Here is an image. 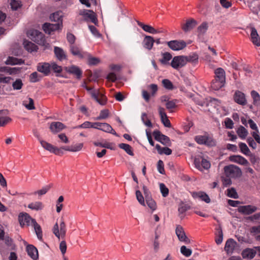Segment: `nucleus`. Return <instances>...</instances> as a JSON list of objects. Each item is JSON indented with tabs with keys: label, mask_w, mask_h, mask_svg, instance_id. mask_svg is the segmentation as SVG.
Returning <instances> with one entry per match:
<instances>
[{
	"label": "nucleus",
	"mask_w": 260,
	"mask_h": 260,
	"mask_svg": "<svg viewBox=\"0 0 260 260\" xmlns=\"http://www.w3.org/2000/svg\"><path fill=\"white\" fill-rule=\"evenodd\" d=\"M27 35L31 40L44 46L45 49L49 47V44L46 42L44 35L39 31L35 29L30 30L28 31Z\"/></svg>",
	"instance_id": "nucleus-1"
},
{
	"label": "nucleus",
	"mask_w": 260,
	"mask_h": 260,
	"mask_svg": "<svg viewBox=\"0 0 260 260\" xmlns=\"http://www.w3.org/2000/svg\"><path fill=\"white\" fill-rule=\"evenodd\" d=\"M223 170L225 176L228 178H236L242 175V171L239 167L234 165L226 166Z\"/></svg>",
	"instance_id": "nucleus-2"
},
{
	"label": "nucleus",
	"mask_w": 260,
	"mask_h": 260,
	"mask_svg": "<svg viewBox=\"0 0 260 260\" xmlns=\"http://www.w3.org/2000/svg\"><path fill=\"white\" fill-rule=\"evenodd\" d=\"M53 233L58 239H64L67 232L66 225L63 219L60 220L59 224L56 223L53 229Z\"/></svg>",
	"instance_id": "nucleus-3"
},
{
	"label": "nucleus",
	"mask_w": 260,
	"mask_h": 260,
	"mask_svg": "<svg viewBox=\"0 0 260 260\" xmlns=\"http://www.w3.org/2000/svg\"><path fill=\"white\" fill-rule=\"evenodd\" d=\"M79 15L82 16L84 20L85 21H91L95 25H97L98 23L95 13L90 10H80L79 11Z\"/></svg>",
	"instance_id": "nucleus-4"
},
{
	"label": "nucleus",
	"mask_w": 260,
	"mask_h": 260,
	"mask_svg": "<svg viewBox=\"0 0 260 260\" xmlns=\"http://www.w3.org/2000/svg\"><path fill=\"white\" fill-rule=\"evenodd\" d=\"M195 141L200 145H206L209 146H213L216 145L215 141L208 135H198L194 137Z\"/></svg>",
	"instance_id": "nucleus-5"
},
{
	"label": "nucleus",
	"mask_w": 260,
	"mask_h": 260,
	"mask_svg": "<svg viewBox=\"0 0 260 260\" xmlns=\"http://www.w3.org/2000/svg\"><path fill=\"white\" fill-rule=\"evenodd\" d=\"M186 60L185 56H176L173 58L171 66L174 69L178 70L186 64Z\"/></svg>",
	"instance_id": "nucleus-6"
},
{
	"label": "nucleus",
	"mask_w": 260,
	"mask_h": 260,
	"mask_svg": "<svg viewBox=\"0 0 260 260\" xmlns=\"http://www.w3.org/2000/svg\"><path fill=\"white\" fill-rule=\"evenodd\" d=\"M41 146L46 150L49 151L51 153H53L56 155H60L63 154L62 151V147L57 148V147L54 146L50 143H49L45 141H41Z\"/></svg>",
	"instance_id": "nucleus-7"
},
{
	"label": "nucleus",
	"mask_w": 260,
	"mask_h": 260,
	"mask_svg": "<svg viewBox=\"0 0 260 260\" xmlns=\"http://www.w3.org/2000/svg\"><path fill=\"white\" fill-rule=\"evenodd\" d=\"M19 221L21 226H29L34 224L35 219L32 218L30 215L26 213H21L19 215Z\"/></svg>",
	"instance_id": "nucleus-8"
},
{
	"label": "nucleus",
	"mask_w": 260,
	"mask_h": 260,
	"mask_svg": "<svg viewBox=\"0 0 260 260\" xmlns=\"http://www.w3.org/2000/svg\"><path fill=\"white\" fill-rule=\"evenodd\" d=\"M95 125V129L102 131L106 133H110L115 136H117L116 132L113 129L112 126L107 123L96 122Z\"/></svg>",
	"instance_id": "nucleus-9"
},
{
	"label": "nucleus",
	"mask_w": 260,
	"mask_h": 260,
	"mask_svg": "<svg viewBox=\"0 0 260 260\" xmlns=\"http://www.w3.org/2000/svg\"><path fill=\"white\" fill-rule=\"evenodd\" d=\"M168 46L174 51L183 49L186 46V44L183 40H173L167 42Z\"/></svg>",
	"instance_id": "nucleus-10"
},
{
	"label": "nucleus",
	"mask_w": 260,
	"mask_h": 260,
	"mask_svg": "<svg viewBox=\"0 0 260 260\" xmlns=\"http://www.w3.org/2000/svg\"><path fill=\"white\" fill-rule=\"evenodd\" d=\"M70 51L72 54L80 58H84L88 56V53L83 51L78 46L73 44L70 45Z\"/></svg>",
	"instance_id": "nucleus-11"
},
{
	"label": "nucleus",
	"mask_w": 260,
	"mask_h": 260,
	"mask_svg": "<svg viewBox=\"0 0 260 260\" xmlns=\"http://www.w3.org/2000/svg\"><path fill=\"white\" fill-rule=\"evenodd\" d=\"M176 234L179 240L185 244L190 243L189 239L187 237L183 228L180 225H177L176 229Z\"/></svg>",
	"instance_id": "nucleus-12"
},
{
	"label": "nucleus",
	"mask_w": 260,
	"mask_h": 260,
	"mask_svg": "<svg viewBox=\"0 0 260 260\" xmlns=\"http://www.w3.org/2000/svg\"><path fill=\"white\" fill-rule=\"evenodd\" d=\"M66 127V126L62 123L58 121L52 122L49 125L50 131L54 134L60 132Z\"/></svg>",
	"instance_id": "nucleus-13"
},
{
	"label": "nucleus",
	"mask_w": 260,
	"mask_h": 260,
	"mask_svg": "<svg viewBox=\"0 0 260 260\" xmlns=\"http://www.w3.org/2000/svg\"><path fill=\"white\" fill-rule=\"evenodd\" d=\"M153 135L157 141L160 142L164 145H168L170 142L169 138L164 135H162L158 131H155L153 132Z\"/></svg>",
	"instance_id": "nucleus-14"
},
{
	"label": "nucleus",
	"mask_w": 260,
	"mask_h": 260,
	"mask_svg": "<svg viewBox=\"0 0 260 260\" xmlns=\"http://www.w3.org/2000/svg\"><path fill=\"white\" fill-rule=\"evenodd\" d=\"M237 243L233 239H229L225 242L224 250L227 254H231L236 247Z\"/></svg>",
	"instance_id": "nucleus-15"
},
{
	"label": "nucleus",
	"mask_w": 260,
	"mask_h": 260,
	"mask_svg": "<svg viewBox=\"0 0 260 260\" xmlns=\"http://www.w3.org/2000/svg\"><path fill=\"white\" fill-rule=\"evenodd\" d=\"M158 111L160 117L161 121L165 126L170 127L171 126V124L165 112V109L161 107H158Z\"/></svg>",
	"instance_id": "nucleus-16"
},
{
	"label": "nucleus",
	"mask_w": 260,
	"mask_h": 260,
	"mask_svg": "<svg viewBox=\"0 0 260 260\" xmlns=\"http://www.w3.org/2000/svg\"><path fill=\"white\" fill-rule=\"evenodd\" d=\"M257 207L252 205L241 206L238 208L239 212L245 215H249L257 210Z\"/></svg>",
	"instance_id": "nucleus-17"
},
{
	"label": "nucleus",
	"mask_w": 260,
	"mask_h": 260,
	"mask_svg": "<svg viewBox=\"0 0 260 260\" xmlns=\"http://www.w3.org/2000/svg\"><path fill=\"white\" fill-rule=\"evenodd\" d=\"M137 24L145 31L147 32H149L152 34H160L163 32V31L162 30L156 29L152 26L149 25L145 24L139 21H137Z\"/></svg>",
	"instance_id": "nucleus-18"
},
{
	"label": "nucleus",
	"mask_w": 260,
	"mask_h": 260,
	"mask_svg": "<svg viewBox=\"0 0 260 260\" xmlns=\"http://www.w3.org/2000/svg\"><path fill=\"white\" fill-rule=\"evenodd\" d=\"M61 24L59 23L51 24L46 23L43 25L44 31L48 34H51L53 31L58 30L60 28Z\"/></svg>",
	"instance_id": "nucleus-19"
},
{
	"label": "nucleus",
	"mask_w": 260,
	"mask_h": 260,
	"mask_svg": "<svg viewBox=\"0 0 260 260\" xmlns=\"http://www.w3.org/2000/svg\"><path fill=\"white\" fill-rule=\"evenodd\" d=\"M192 197L194 199H200L206 203L210 202V199L209 196L204 191H192L190 192Z\"/></svg>",
	"instance_id": "nucleus-20"
},
{
	"label": "nucleus",
	"mask_w": 260,
	"mask_h": 260,
	"mask_svg": "<svg viewBox=\"0 0 260 260\" xmlns=\"http://www.w3.org/2000/svg\"><path fill=\"white\" fill-rule=\"evenodd\" d=\"M155 40L152 36L146 35L144 38L142 45L144 48L150 50L152 49Z\"/></svg>",
	"instance_id": "nucleus-21"
},
{
	"label": "nucleus",
	"mask_w": 260,
	"mask_h": 260,
	"mask_svg": "<svg viewBox=\"0 0 260 260\" xmlns=\"http://www.w3.org/2000/svg\"><path fill=\"white\" fill-rule=\"evenodd\" d=\"M64 69L67 72L75 75L78 79H80L82 76V71L76 66L72 65L69 67H67Z\"/></svg>",
	"instance_id": "nucleus-22"
},
{
	"label": "nucleus",
	"mask_w": 260,
	"mask_h": 260,
	"mask_svg": "<svg viewBox=\"0 0 260 260\" xmlns=\"http://www.w3.org/2000/svg\"><path fill=\"white\" fill-rule=\"evenodd\" d=\"M51 70L50 64L47 62H41L37 66V70L43 73L45 75H48Z\"/></svg>",
	"instance_id": "nucleus-23"
},
{
	"label": "nucleus",
	"mask_w": 260,
	"mask_h": 260,
	"mask_svg": "<svg viewBox=\"0 0 260 260\" xmlns=\"http://www.w3.org/2000/svg\"><path fill=\"white\" fill-rule=\"evenodd\" d=\"M197 24V21L193 19H188L185 24L182 25V29L185 32H188L193 29Z\"/></svg>",
	"instance_id": "nucleus-24"
},
{
	"label": "nucleus",
	"mask_w": 260,
	"mask_h": 260,
	"mask_svg": "<svg viewBox=\"0 0 260 260\" xmlns=\"http://www.w3.org/2000/svg\"><path fill=\"white\" fill-rule=\"evenodd\" d=\"M235 101L241 105H245L246 104L245 95L244 93L240 91H236L234 94Z\"/></svg>",
	"instance_id": "nucleus-25"
},
{
	"label": "nucleus",
	"mask_w": 260,
	"mask_h": 260,
	"mask_svg": "<svg viewBox=\"0 0 260 260\" xmlns=\"http://www.w3.org/2000/svg\"><path fill=\"white\" fill-rule=\"evenodd\" d=\"M92 98L100 105H104L106 104V98L100 93L98 90H93L91 92Z\"/></svg>",
	"instance_id": "nucleus-26"
},
{
	"label": "nucleus",
	"mask_w": 260,
	"mask_h": 260,
	"mask_svg": "<svg viewBox=\"0 0 260 260\" xmlns=\"http://www.w3.org/2000/svg\"><path fill=\"white\" fill-rule=\"evenodd\" d=\"M230 160L240 165L247 166L249 164L248 160L241 155H232L230 157Z\"/></svg>",
	"instance_id": "nucleus-27"
},
{
	"label": "nucleus",
	"mask_w": 260,
	"mask_h": 260,
	"mask_svg": "<svg viewBox=\"0 0 260 260\" xmlns=\"http://www.w3.org/2000/svg\"><path fill=\"white\" fill-rule=\"evenodd\" d=\"M241 254L244 258L252 259L256 254V250L254 247L253 248H247L242 251Z\"/></svg>",
	"instance_id": "nucleus-28"
},
{
	"label": "nucleus",
	"mask_w": 260,
	"mask_h": 260,
	"mask_svg": "<svg viewBox=\"0 0 260 260\" xmlns=\"http://www.w3.org/2000/svg\"><path fill=\"white\" fill-rule=\"evenodd\" d=\"M250 38L251 41L254 45L260 46V38L257 34L256 29L254 27L251 28Z\"/></svg>",
	"instance_id": "nucleus-29"
},
{
	"label": "nucleus",
	"mask_w": 260,
	"mask_h": 260,
	"mask_svg": "<svg viewBox=\"0 0 260 260\" xmlns=\"http://www.w3.org/2000/svg\"><path fill=\"white\" fill-rule=\"evenodd\" d=\"M83 147V144L82 143H77L75 145H71L70 146H63L62 147V150H64L68 151L71 152H78L82 150Z\"/></svg>",
	"instance_id": "nucleus-30"
},
{
	"label": "nucleus",
	"mask_w": 260,
	"mask_h": 260,
	"mask_svg": "<svg viewBox=\"0 0 260 260\" xmlns=\"http://www.w3.org/2000/svg\"><path fill=\"white\" fill-rule=\"evenodd\" d=\"M26 250L28 255L33 259L35 260L38 258V252L37 249L32 245H29L26 247Z\"/></svg>",
	"instance_id": "nucleus-31"
},
{
	"label": "nucleus",
	"mask_w": 260,
	"mask_h": 260,
	"mask_svg": "<svg viewBox=\"0 0 260 260\" xmlns=\"http://www.w3.org/2000/svg\"><path fill=\"white\" fill-rule=\"evenodd\" d=\"M28 208L32 210L41 211L44 208L43 203L40 201L31 202L28 205Z\"/></svg>",
	"instance_id": "nucleus-32"
},
{
	"label": "nucleus",
	"mask_w": 260,
	"mask_h": 260,
	"mask_svg": "<svg viewBox=\"0 0 260 260\" xmlns=\"http://www.w3.org/2000/svg\"><path fill=\"white\" fill-rule=\"evenodd\" d=\"M215 79L225 82V73L222 68H218L214 71Z\"/></svg>",
	"instance_id": "nucleus-33"
},
{
	"label": "nucleus",
	"mask_w": 260,
	"mask_h": 260,
	"mask_svg": "<svg viewBox=\"0 0 260 260\" xmlns=\"http://www.w3.org/2000/svg\"><path fill=\"white\" fill-rule=\"evenodd\" d=\"M54 51L55 56L59 60L62 61V60L66 59V54L63 49L61 48L55 47Z\"/></svg>",
	"instance_id": "nucleus-34"
},
{
	"label": "nucleus",
	"mask_w": 260,
	"mask_h": 260,
	"mask_svg": "<svg viewBox=\"0 0 260 260\" xmlns=\"http://www.w3.org/2000/svg\"><path fill=\"white\" fill-rule=\"evenodd\" d=\"M251 98L253 100V104L254 106H260V95L255 90H252L250 92Z\"/></svg>",
	"instance_id": "nucleus-35"
},
{
	"label": "nucleus",
	"mask_w": 260,
	"mask_h": 260,
	"mask_svg": "<svg viewBox=\"0 0 260 260\" xmlns=\"http://www.w3.org/2000/svg\"><path fill=\"white\" fill-rule=\"evenodd\" d=\"M161 58L159 59V61L163 65H167L169 64V61L172 58L171 53L169 52H165L161 54Z\"/></svg>",
	"instance_id": "nucleus-36"
},
{
	"label": "nucleus",
	"mask_w": 260,
	"mask_h": 260,
	"mask_svg": "<svg viewBox=\"0 0 260 260\" xmlns=\"http://www.w3.org/2000/svg\"><path fill=\"white\" fill-rule=\"evenodd\" d=\"M225 82L214 79L211 82V87L214 90H218L223 87Z\"/></svg>",
	"instance_id": "nucleus-37"
},
{
	"label": "nucleus",
	"mask_w": 260,
	"mask_h": 260,
	"mask_svg": "<svg viewBox=\"0 0 260 260\" xmlns=\"http://www.w3.org/2000/svg\"><path fill=\"white\" fill-rule=\"evenodd\" d=\"M23 45L25 49L29 52L36 51L38 49L37 45L31 42L25 41Z\"/></svg>",
	"instance_id": "nucleus-38"
},
{
	"label": "nucleus",
	"mask_w": 260,
	"mask_h": 260,
	"mask_svg": "<svg viewBox=\"0 0 260 260\" xmlns=\"http://www.w3.org/2000/svg\"><path fill=\"white\" fill-rule=\"evenodd\" d=\"M189 209V207L184 203H181L179 205L178 207V212H179V216L181 218H184L185 216V213L187 210Z\"/></svg>",
	"instance_id": "nucleus-39"
},
{
	"label": "nucleus",
	"mask_w": 260,
	"mask_h": 260,
	"mask_svg": "<svg viewBox=\"0 0 260 260\" xmlns=\"http://www.w3.org/2000/svg\"><path fill=\"white\" fill-rule=\"evenodd\" d=\"M236 132L239 138L242 139H245L248 134V131L243 126H239Z\"/></svg>",
	"instance_id": "nucleus-40"
},
{
	"label": "nucleus",
	"mask_w": 260,
	"mask_h": 260,
	"mask_svg": "<svg viewBox=\"0 0 260 260\" xmlns=\"http://www.w3.org/2000/svg\"><path fill=\"white\" fill-rule=\"evenodd\" d=\"M23 105L29 110H34L35 109L34 100L30 98H28L27 99L24 100L23 101Z\"/></svg>",
	"instance_id": "nucleus-41"
},
{
	"label": "nucleus",
	"mask_w": 260,
	"mask_h": 260,
	"mask_svg": "<svg viewBox=\"0 0 260 260\" xmlns=\"http://www.w3.org/2000/svg\"><path fill=\"white\" fill-rule=\"evenodd\" d=\"M62 13L59 11L56 12L50 16V19L51 21L57 22V23L60 24L62 22Z\"/></svg>",
	"instance_id": "nucleus-42"
},
{
	"label": "nucleus",
	"mask_w": 260,
	"mask_h": 260,
	"mask_svg": "<svg viewBox=\"0 0 260 260\" xmlns=\"http://www.w3.org/2000/svg\"><path fill=\"white\" fill-rule=\"evenodd\" d=\"M155 148L160 154H165L166 155H170L172 153V150L168 147H161V146L156 144Z\"/></svg>",
	"instance_id": "nucleus-43"
},
{
	"label": "nucleus",
	"mask_w": 260,
	"mask_h": 260,
	"mask_svg": "<svg viewBox=\"0 0 260 260\" xmlns=\"http://www.w3.org/2000/svg\"><path fill=\"white\" fill-rule=\"evenodd\" d=\"M11 119L5 116L3 111H0V126H4L8 123Z\"/></svg>",
	"instance_id": "nucleus-44"
},
{
	"label": "nucleus",
	"mask_w": 260,
	"mask_h": 260,
	"mask_svg": "<svg viewBox=\"0 0 260 260\" xmlns=\"http://www.w3.org/2000/svg\"><path fill=\"white\" fill-rule=\"evenodd\" d=\"M23 63H24V61L22 59H19L14 57H9L6 61L7 64L10 65L20 64Z\"/></svg>",
	"instance_id": "nucleus-45"
},
{
	"label": "nucleus",
	"mask_w": 260,
	"mask_h": 260,
	"mask_svg": "<svg viewBox=\"0 0 260 260\" xmlns=\"http://www.w3.org/2000/svg\"><path fill=\"white\" fill-rule=\"evenodd\" d=\"M31 226H32L34 228L36 234L37 235L38 238L39 240H42V231L40 225L36 222V221H34V224Z\"/></svg>",
	"instance_id": "nucleus-46"
},
{
	"label": "nucleus",
	"mask_w": 260,
	"mask_h": 260,
	"mask_svg": "<svg viewBox=\"0 0 260 260\" xmlns=\"http://www.w3.org/2000/svg\"><path fill=\"white\" fill-rule=\"evenodd\" d=\"M208 28V24L206 22H204L202 23L197 29V32L198 35L202 36L203 35L207 30Z\"/></svg>",
	"instance_id": "nucleus-47"
},
{
	"label": "nucleus",
	"mask_w": 260,
	"mask_h": 260,
	"mask_svg": "<svg viewBox=\"0 0 260 260\" xmlns=\"http://www.w3.org/2000/svg\"><path fill=\"white\" fill-rule=\"evenodd\" d=\"M119 147L123 149L129 155L131 156L134 155L132 147L129 145L125 143H121L119 144Z\"/></svg>",
	"instance_id": "nucleus-48"
},
{
	"label": "nucleus",
	"mask_w": 260,
	"mask_h": 260,
	"mask_svg": "<svg viewBox=\"0 0 260 260\" xmlns=\"http://www.w3.org/2000/svg\"><path fill=\"white\" fill-rule=\"evenodd\" d=\"M84 58L87 59L88 63L89 65H96L100 62L99 58L91 56L88 53V56H86Z\"/></svg>",
	"instance_id": "nucleus-49"
},
{
	"label": "nucleus",
	"mask_w": 260,
	"mask_h": 260,
	"mask_svg": "<svg viewBox=\"0 0 260 260\" xmlns=\"http://www.w3.org/2000/svg\"><path fill=\"white\" fill-rule=\"evenodd\" d=\"M50 186L47 185L43 187L41 189L36 191L32 192L31 194L34 195H38L39 197H41L43 195L45 194L50 189Z\"/></svg>",
	"instance_id": "nucleus-50"
},
{
	"label": "nucleus",
	"mask_w": 260,
	"mask_h": 260,
	"mask_svg": "<svg viewBox=\"0 0 260 260\" xmlns=\"http://www.w3.org/2000/svg\"><path fill=\"white\" fill-rule=\"evenodd\" d=\"M239 146L242 153L246 155H249L250 151L245 143L241 142L239 144Z\"/></svg>",
	"instance_id": "nucleus-51"
},
{
	"label": "nucleus",
	"mask_w": 260,
	"mask_h": 260,
	"mask_svg": "<svg viewBox=\"0 0 260 260\" xmlns=\"http://www.w3.org/2000/svg\"><path fill=\"white\" fill-rule=\"evenodd\" d=\"M146 203L148 206L152 210L154 211L156 209V204L155 202L149 197L146 198Z\"/></svg>",
	"instance_id": "nucleus-52"
},
{
	"label": "nucleus",
	"mask_w": 260,
	"mask_h": 260,
	"mask_svg": "<svg viewBox=\"0 0 260 260\" xmlns=\"http://www.w3.org/2000/svg\"><path fill=\"white\" fill-rule=\"evenodd\" d=\"M109 111L107 109L102 110L100 112V115L98 117L95 118V120H102L105 119L108 117L109 116Z\"/></svg>",
	"instance_id": "nucleus-53"
},
{
	"label": "nucleus",
	"mask_w": 260,
	"mask_h": 260,
	"mask_svg": "<svg viewBox=\"0 0 260 260\" xmlns=\"http://www.w3.org/2000/svg\"><path fill=\"white\" fill-rule=\"evenodd\" d=\"M166 108L170 112H173V109L176 108V101H167V102L166 103Z\"/></svg>",
	"instance_id": "nucleus-54"
},
{
	"label": "nucleus",
	"mask_w": 260,
	"mask_h": 260,
	"mask_svg": "<svg viewBox=\"0 0 260 260\" xmlns=\"http://www.w3.org/2000/svg\"><path fill=\"white\" fill-rule=\"evenodd\" d=\"M217 230V235L218 236V238H216L215 242L217 244H220L222 243L223 240V233L220 227H219Z\"/></svg>",
	"instance_id": "nucleus-55"
},
{
	"label": "nucleus",
	"mask_w": 260,
	"mask_h": 260,
	"mask_svg": "<svg viewBox=\"0 0 260 260\" xmlns=\"http://www.w3.org/2000/svg\"><path fill=\"white\" fill-rule=\"evenodd\" d=\"M181 253L186 257H189L192 253L190 249L187 248L185 246H182L180 248Z\"/></svg>",
	"instance_id": "nucleus-56"
},
{
	"label": "nucleus",
	"mask_w": 260,
	"mask_h": 260,
	"mask_svg": "<svg viewBox=\"0 0 260 260\" xmlns=\"http://www.w3.org/2000/svg\"><path fill=\"white\" fill-rule=\"evenodd\" d=\"M227 196L232 198L237 199L238 198V194L234 188H231L227 189Z\"/></svg>",
	"instance_id": "nucleus-57"
},
{
	"label": "nucleus",
	"mask_w": 260,
	"mask_h": 260,
	"mask_svg": "<svg viewBox=\"0 0 260 260\" xmlns=\"http://www.w3.org/2000/svg\"><path fill=\"white\" fill-rule=\"evenodd\" d=\"M41 77L37 72H35L30 75L29 80L31 82H37L40 80Z\"/></svg>",
	"instance_id": "nucleus-58"
},
{
	"label": "nucleus",
	"mask_w": 260,
	"mask_h": 260,
	"mask_svg": "<svg viewBox=\"0 0 260 260\" xmlns=\"http://www.w3.org/2000/svg\"><path fill=\"white\" fill-rule=\"evenodd\" d=\"M159 188L162 196L164 197H166L167 196H168L169 194V189L166 187V186L164 183H161L159 184Z\"/></svg>",
	"instance_id": "nucleus-59"
},
{
	"label": "nucleus",
	"mask_w": 260,
	"mask_h": 260,
	"mask_svg": "<svg viewBox=\"0 0 260 260\" xmlns=\"http://www.w3.org/2000/svg\"><path fill=\"white\" fill-rule=\"evenodd\" d=\"M136 195L137 199L138 201L139 202V203L141 205L145 206V204L144 199V197H143L142 193L141 192V191L140 190H137L136 192Z\"/></svg>",
	"instance_id": "nucleus-60"
},
{
	"label": "nucleus",
	"mask_w": 260,
	"mask_h": 260,
	"mask_svg": "<svg viewBox=\"0 0 260 260\" xmlns=\"http://www.w3.org/2000/svg\"><path fill=\"white\" fill-rule=\"evenodd\" d=\"M186 63L188 62H196L198 60V56L196 54H192V55L186 56Z\"/></svg>",
	"instance_id": "nucleus-61"
},
{
	"label": "nucleus",
	"mask_w": 260,
	"mask_h": 260,
	"mask_svg": "<svg viewBox=\"0 0 260 260\" xmlns=\"http://www.w3.org/2000/svg\"><path fill=\"white\" fill-rule=\"evenodd\" d=\"M23 85L21 79H17L12 84L14 89L19 90L22 88Z\"/></svg>",
	"instance_id": "nucleus-62"
},
{
	"label": "nucleus",
	"mask_w": 260,
	"mask_h": 260,
	"mask_svg": "<svg viewBox=\"0 0 260 260\" xmlns=\"http://www.w3.org/2000/svg\"><path fill=\"white\" fill-rule=\"evenodd\" d=\"M164 86L168 89L171 90L173 89V85L172 83L168 79H164L162 81Z\"/></svg>",
	"instance_id": "nucleus-63"
},
{
	"label": "nucleus",
	"mask_w": 260,
	"mask_h": 260,
	"mask_svg": "<svg viewBox=\"0 0 260 260\" xmlns=\"http://www.w3.org/2000/svg\"><path fill=\"white\" fill-rule=\"evenodd\" d=\"M51 69H52L55 73H60L62 71V68L61 66L57 65L55 62H52L50 64Z\"/></svg>",
	"instance_id": "nucleus-64"
}]
</instances>
